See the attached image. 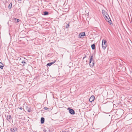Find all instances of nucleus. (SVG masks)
<instances>
[{
	"instance_id": "nucleus-21",
	"label": "nucleus",
	"mask_w": 132,
	"mask_h": 132,
	"mask_svg": "<svg viewBox=\"0 0 132 132\" xmlns=\"http://www.w3.org/2000/svg\"><path fill=\"white\" fill-rule=\"evenodd\" d=\"M15 20H16L17 22H19L20 21L19 19L15 18Z\"/></svg>"
},
{
	"instance_id": "nucleus-27",
	"label": "nucleus",
	"mask_w": 132,
	"mask_h": 132,
	"mask_svg": "<svg viewBox=\"0 0 132 132\" xmlns=\"http://www.w3.org/2000/svg\"><path fill=\"white\" fill-rule=\"evenodd\" d=\"M131 100H132V97H131Z\"/></svg>"
},
{
	"instance_id": "nucleus-12",
	"label": "nucleus",
	"mask_w": 132,
	"mask_h": 132,
	"mask_svg": "<svg viewBox=\"0 0 132 132\" xmlns=\"http://www.w3.org/2000/svg\"><path fill=\"white\" fill-rule=\"evenodd\" d=\"M49 14V13L47 11H44L43 12V15H48Z\"/></svg>"
},
{
	"instance_id": "nucleus-15",
	"label": "nucleus",
	"mask_w": 132,
	"mask_h": 132,
	"mask_svg": "<svg viewBox=\"0 0 132 132\" xmlns=\"http://www.w3.org/2000/svg\"><path fill=\"white\" fill-rule=\"evenodd\" d=\"M4 65L3 63L1 62H0V68L1 69H2Z\"/></svg>"
},
{
	"instance_id": "nucleus-17",
	"label": "nucleus",
	"mask_w": 132,
	"mask_h": 132,
	"mask_svg": "<svg viewBox=\"0 0 132 132\" xmlns=\"http://www.w3.org/2000/svg\"><path fill=\"white\" fill-rule=\"evenodd\" d=\"M26 110L28 112H30L31 111V109L30 108H27Z\"/></svg>"
},
{
	"instance_id": "nucleus-29",
	"label": "nucleus",
	"mask_w": 132,
	"mask_h": 132,
	"mask_svg": "<svg viewBox=\"0 0 132 132\" xmlns=\"http://www.w3.org/2000/svg\"><path fill=\"white\" fill-rule=\"evenodd\" d=\"M1 120H2V119H1Z\"/></svg>"
},
{
	"instance_id": "nucleus-8",
	"label": "nucleus",
	"mask_w": 132,
	"mask_h": 132,
	"mask_svg": "<svg viewBox=\"0 0 132 132\" xmlns=\"http://www.w3.org/2000/svg\"><path fill=\"white\" fill-rule=\"evenodd\" d=\"M95 99V96L94 95H92L89 99V101L90 102H92L94 101Z\"/></svg>"
},
{
	"instance_id": "nucleus-14",
	"label": "nucleus",
	"mask_w": 132,
	"mask_h": 132,
	"mask_svg": "<svg viewBox=\"0 0 132 132\" xmlns=\"http://www.w3.org/2000/svg\"><path fill=\"white\" fill-rule=\"evenodd\" d=\"M91 48L93 50H94L95 48V45L94 44H93L91 46Z\"/></svg>"
},
{
	"instance_id": "nucleus-9",
	"label": "nucleus",
	"mask_w": 132,
	"mask_h": 132,
	"mask_svg": "<svg viewBox=\"0 0 132 132\" xmlns=\"http://www.w3.org/2000/svg\"><path fill=\"white\" fill-rule=\"evenodd\" d=\"M79 37L81 38V37H83L86 36V35L85 33V32H83L80 33L79 35Z\"/></svg>"
},
{
	"instance_id": "nucleus-20",
	"label": "nucleus",
	"mask_w": 132,
	"mask_h": 132,
	"mask_svg": "<svg viewBox=\"0 0 132 132\" xmlns=\"http://www.w3.org/2000/svg\"><path fill=\"white\" fill-rule=\"evenodd\" d=\"M93 54L91 56H90V57H89V58H90L92 59V58H93Z\"/></svg>"
},
{
	"instance_id": "nucleus-28",
	"label": "nucleus",
	"mask_w": 132,
	"mask_h": 132,
	"mask_svg": "<svg viewBox=\"0 0 132 132\" xmlns=\"http://www.w3.org/2000/svg\"><path fill=\"white\" fill-rule=\"evenodd\" d=\"M85 58H84V57L83 58V59H84Z\"/></svg>"
},
{
	"instance_id": "nucleus-7",
	"label": "nucleus",
	"mask_w": 132,
	"mask_h": 132,
	"mask_svg": "<svg viewBox=\"0 0 132 132\" xmlns=\"http://www.w3.org/2000/svg\"><path fill=\"white\" fill-rule=\"evenodd\" d=\"M56 62V60H54V61H53L52 62H50V63H48L46 65L47 66L50 67L51 65H52L54 63H55Z\"/></svg>"
},
{
	"instance_id": "nucleus-22",
	"label": "nucleus",
	"mask_w": 132,
	"mask_h": 132,
	"mask_svg": "<svg viewBox=\"0 0 132 132\" xmlns=\"http://www.w3.org/2000/svg\"><path fill=\"white\" fill-rule=\"evenodd\" d=\"M44 109L46 110H47L48 109H49L48 108H47L46 107H45L44 108Z\"/></svg>"
},
{
	"instance_id": "nucleus-24",
	"label": "nucleus",
	"mask_w": 132,
	"mask_h": 132,
	"mask_svg": "<svg viewBox=\"0 0 132 132\" xmlns=\"http://www.w3.org/2000/svg\"><path fill=\"white\" fill-rule=\"evenodd\" d=\"M87 57V56H86V55H85V56L84 57V58H85L86 57Z\"/></svg>"
},
{
	"instance_id": "nucleus-1",
	"label": "nucleus",
	"mask_w": 132,
	"mask_h": 132,
	"mask_svg": "<svg viewBox=\"0 0 132 132\" xmlns=\"http://www.w3.org/2000/svg\"><path fill=\"white\" fill-rule=\"evenodd\" d=\"M19 61L21 63L23 64L22 66H24L27 64L28 62L27 60L25 58L22 57V58H20L19 59Z\"/></svg>"
},
{
	"instance_id": "nucleus-10",
	"label": "nucleus",
	"mask_w": 132,
	"mask_h": 132,
	"mask_svg": "<svg viewBox=\"0 0 132 132\" xmlns=\"http://www.w3.org/2000/svg\"><path fill=\"white\" fill-rule=\"evenodd\" d=\"M89 65L91 67H93L94 65V61L91 62L90 63V62H89Z\"/></svg>"
},
{
	"instance_id": "nucleus-26",
	"label": "nucleus",
	"mask_w": 132,
	"mask_h": 132,
	"mask_svg": "<svg viewBox=\"0 0 132 132\" xmlns=\"http://www.w3.org/2000/svg\"><path fill=\"white\" fill-rule=\"evenodd\" d=\"M22 0H18L19 1H21Z\"/></svg>"
},
{
	"instance_id": "nucleus-6",
	"label": "nucleus",
	"mask_w": 132,
	"mask_h": 132,
	"mask_svg": "<svg viewBox=\"0 0 132 132\" xmlns=\"http://www.w3.org/2000/svg\"><path fill=\"white\" fill-rule=\"evenodd\" d=\"M10 130L11 132H18L17 129L15 127H14L13 128H11L10 129Z\"/></svg>"
},
{
	"instance_id": "nucleus-2",
	"label": "nucleus",
	"mask_w": 132,
	"mask_h": 132,
	"mask_svg": "<svg viewBox=\"0 0 132 132\" xmlns=\"http://www.w3.org/2000/svg\"><path fill=\"white\" fill-rule=\"evenodd\" d=\"M106 21L110 23L111 25H112L113 24L111 23L112 21L110 18L108 14H106V15L103 16Z\"/></svg>"
},
{
	"instance_id": "nucleus-11",
	"label": "nucleus",
	"mask_w": 132,
	"mask_h": 132,
	"mask_svg": "<svg viewBox=\"0 0 132 132\" xmlns=\"http://www.w3.org/2000/svg\"><path fill=\"white\" fill-rule=\"evenodd\" d=\"M45 119L44 117H42L40 119V122L41 124H43L44 123Z\"/></svg>"
},
{
	"instance_id": "nucleus-5",
	"label": "nucleus",
	"mask_w": 132,
	"mask_h": 132,
	"mask_svg": "<svg viewBox=\"0 0 132 132\" xmlns=\"http://www.w3.org/2000/svg\"><path fill=\"white\" fill-rule=\"evenodd\" d=\"M6 120L9 122H10L12 119L11 116L10 115H7V116H6Z\"/></svg>"
},
{
	"instance_id": "nucleus-23",
	"label": "nucleus",
	"mask_w": 132,
	"mask_h": 132,
	"mask_svg": "<svg viewBox=\"0 0 132 132\" xmlns=\"http://www.w3.org/2000/svg\"><path fill=\"white\" fill-rule=\"evenodd\" d=\"M18 109H19L21 110H22V108L21 107H20L18 108Z\"/></svg>"
},
{
	"instance_id": "nucleus-3",
	"label": "nucleus",
	"mask_w": 132,
	"mask_h": 132,
	"mask_svg": "<svg viewBox=\"0 0 132 132\" xmlns=\"http://www.w3.org/2000/svg\"><path fill=\"white\" fill-rule=\"evenodd\" d=\"M106 41L105 40H103L102 42V48L104 50H105L107 46V45L106 44Z\"/></svg>"
},
{
	"instance_id": "nucleus-25",
	"label": "nucleus",
	"mask_w": 132,
	"mask_h": 132,
	"mask_svg": "<svg viewBox=\"0 0 132 132\" xmlns=\"http://www.w3.org/2000/svg\"><path fill=\"white\" fill-rule=\"evenodd\" d=\"M62 132H66V131L65 130H64V131H62Z\"/></svg>"
},
{
	"instance_id": "nucleus-19",
	"label": "nucleus",
	"mask_w": 132,
	"mask_h": 132,
	"mask_svg": "<svg viewBox=\"0 0 132 132\" xmlns=\"http://www.w3.org/2000/svg\"><path fill=\"white\" fill-rule=\"evenodd\" d=\"M93 61H94V59L93 58H92V59L90 58L89 62H90V63L91 62H93Z\"/></svg>"
},
{
	"instance_id": "nucleus-18",
	"label": "nucleus",
	"mask_w": 132,
	"mask_h": 132,
	"mask_svg": "<svg viewBox=\"0 0 132 132\" xmlns=\"http://www.w3.org/2000/svg\"><path fill=\"white\" fill-rule=\"evenodd\" d=\"M69 23L68 24H67V23H66V25H65V27L66 28H68L69 27Z\"/></svg>"
},
{
	"instance_id": "nucleus-4",
	"label": "nucleus",
	"mask_w": 132,
	"mask_h": 132,
	"mask_svg": "<svg viewBox=\"0 0 132 132\" xmlns=\"http://www.w3.org/2000/svg\"><path fill=\"white\" fill-rule=\"evenodd\" d=\"M68 109L69 111V112L71 114L74 115L75 114V112L74 110L72 109H71L70 108H68Z\"/></svg>"
},
{
	"instance_id": "nucleus-13",
	"label": "nucleus",
	"mask_w": 132,
	"mask_h": 132,
	"mask_svg": "<svg viewBox=\"0 0 132 132\" xmlns=\"http://www.w3.org/2000/svg\"><path fill=\"white\" fill-rule=\"evenodd\" d=\"M102 13L103 14V16L104 15H106V14H107L106 12L104 10H102Z\"/></svg>"
},
{
	"instance_id": "nucleus-16",
	"label": "nucleus",
	"mask_w": 132,
	"mask_h": 132,
	"mask_svg": "<svg viewBox=\"0 0 132 132\" xmlns=\"http://www.w3.org/2000/svg\"><path fill=\"white\" fill-rule=\"evenodd\" d=\"M12 5V2H11L9 6V9L10 10L11 9Z\"/></svg>"
}]
</instances>
